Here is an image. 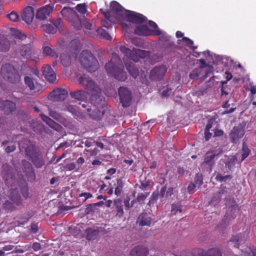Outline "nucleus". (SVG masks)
<instances>
[{"label": "nucleus", "mask_w": 256, "mask_h": 256, "mask_svg": "<svg viewBox=\"0 0 256 256\" xmlns=\"http://www.w3.org/2000/svg\"><path fill=\"white\" fill-rule=\"evenodd\" d=\"M199 256H222V252L218 248H214L204 250L202 249H198Z\"/></svg>", "instance_id": "bb28decb"}, {"label": "nucleus", "mask_w": 256, "mask_h": 256, "mask_svg": "<svg viewBox=\"0 0 256 256\" xmlns=\"http://www.w3.org/2000/svg\"><path fill=\"white\" fill-rule=\"evenodd\" d=\"M150 185V182L146 178L144 180H140V184H136V186H138V188L143 191L147 190L148 188Z\"/></svg>", "instance_id": "79ce46f5"}, {"label": "nucleus", "mask_w": 256, "mask_h": 256, "mask_svg": "<svg viewBox=\"0 0 256 256\" xmlns=\"http://www.w3.org/2000/svg\"><path fill=\"white\" fill-rule=\"evenodd\" d=\"M25 84L29 88L30 90L36 92L42 90V84L34 81L32 78L29 76H26L24 78Z\"/></svg>", "instance_id": "6ab92c4d"}, {"label": "nucleus", "mask_w": 256, "mask_h": 256, "mask_svg": "<svg viewBox=\"0 0 256 256\" xmlns=\"http://www.w3.org/2000/svg\"><path fill=\"white\" fill-rule=\"evenodd\" d=\"M110 10L122 18L125 16L128 10H125L122 6L116 1H112L110 4Z\"/></svg>", "instance_id": "b1692460"}, {"label": "nucleus", "mask_w": 256, "mask_h": 256, "mask_svg": "<svg viewBox=\"0 0 256 256\" xmlns=\"http://www.w3.org/2000/svg\"><path fill=\"white\" fill-rule=\"evenodd\" d=\"M7 17L12 22H16L19 16L16 12L12 11L10 14H7Z\"/></svg>", "instance_id": "13d9d810"}, {"label": "nucleus", "mask_w": 256, "mask_h": 256, "mask_svg": "<svg viewBox=\"0 0 256 256\" xmlns=\"http://www.w3.org/2000/svg\"><path fill=\"white\" fill-rule=\"evenodd\" d=\"M0 110L4 112L6 114H9L13 112L16 108V103L9 100H2Z\"/></svg>", "instance_id": "393cba45"}, {"label": "nucleus", "mask_w": 256, "mask_h": 256, "mask_svg": "<svg viewBox=\"0 0 256 256\" xmlns=\"http://www.w3.org/2000/svg\"><path fill=\"white\" fill-rule=\"evenodd\" d=\"M201 68H196L192 70V72L190 74V78L191 79H198L202 72Z\"/></svg>", "instance_id": "5fc2aeb1"}, {"label": "nucleus", "mask_w": 256, "mask_h": 256, "mask_svg": "<svg viewBox=\"0 0 256 256\" xmlns=\"http://www.w3.org/2000/svg\"><path fill=\"white\" fill-rule=\"evenodd\" d=\"M126 68L129 74L132 76L133 78H136L139 75V70L136 68L134 64L132 62H128V61L125 60L123 58Z\"/></svg>", "instance_id": "cd10ccee"}, {"label": "nucleus", "mask_w": 256, "mask_h": 256, "mask_svg": "<svg viewBox=\"0 0 256 256\" xmlns=\"http://www.w3.org/2000/svg\"><path fill=\"white\" fill-rule=\"evenodd\" d=\"M43 53L44 54L47 56H50L52 57L56 58H58V55L57 54L56 51L48 46H44L43 48Z\"/></svg>", "instance_id": "37998d69"}, {"label": "nucleus", "mask_w": 256, "mask_h": 256, "mask_svg": "<svg viewBox=\"0 0 256 256\" xmlns=\"http://www.w3.org/2000/svg\"><path fill=\"white\" fill-rule=\"evenodd\" d=\"M138 222L140 226H150L152 222V218L146 213H142L138 218Z\"/></svg>", "instance_id": "f704fd0d"}, {"label": "nucleus", "mask_w": 256, "mask_h": 256, "mask_svg": "<svg viewBox=\"0 0 256 256\" xmlns=\"http://www.w3.org/2000/svg\"><path fill=\"white\" fill-rule=\"evenodd\" d=\"M182 206L179 203L173 204L172 205L171 214H176L178 212H182Z\"/></svg>", "instance_id": "603ef678"}, {"label": "nucleus", "mask_w": 256, "mask_h": 256, "mask_svg": "<svg viewBox=\"0 0 256 256\" xmlns=\"http://www.w3.org/2000/svg\"><path fill=\"white\" fill-rule=\"evenodd\" d=\"M22 164L23 172L28 177V180H29L30 178H31L32 179L34 178V170L31 163L26 160H22Z\"/></svg>", "instance_id": "412c9836"}, {"label": "nucleus", "mask_w": 256, "mask_h": 256, "mask_svg": "<svg viewBox=\"0 0 256 256\" xmlns=\"http://www.w3.org/2000/svg\"><path fill=\"white\" fill-rule=\"evenodd\" d=\"M61 19L58 18L56 20H52L50 24H42L41 27L42 30L49 34H55L58 30L60 27Z\"/></svg>", "instance_id": "4468645a"}, {"label": "nucleus", "mask_w": 256, "mask_h": 256, "mask_svg": "<svg viewBox=\"0 0 256 256\" xmlns=\"http://www.w3.org/2000/svg\"><path fill=\"white\" fill-rule=\"evenodd\" d=\"M4 149L6 153L9 154L14 152L16 150V146L14 144H10V145L4 148Z\"/></svg>", "instance_id": "e2e57ef3"}, {"label": "nucleus", "mask_w": 256, "mask_h": 256, "mask_svg": "<svg viewBox=\"0 0 256 256\" xmlns=\"http://www.w3.org/2000/svg\"><path fill=\"white\" fill-rule=\"evenodd\" d=\"M79 82L91 94L90 100L94 104L98 105L104 103L103 96H100V88L96 85L89 76L84 75L78 78Z\"/></svg>", "instance_id": "f257e3e1"}, {"label": "nucleus", "mask_w": 256, "mask_h": 256, "mask_svg": "<svg viewBox=\"0 0 256 256\" xmlns=\"http://www.w3.org/2000/svg\"><path fill=\"white\" fill-rule=\"evenodd\" d=\"M104 100V103L100 104L98 105L94 104L93 108H88L86 110V112L90 117L94 120H99L103 116L104 114V111H101L100 108H103V106L105 105V100L103 98ZM92 104V102H91Z\"/></svg>", "instance_id": "f8f14e48"}, {"label": "nucleus", "mask_w": 256, "mask_h": 256, "mask_svg": "<svg viewBox=\"0 0 256 256\" xmlns=\"http://www.w3.org/2000/svg\"><path fill=\"white\" fill-rule=\"evenodd\" d=\"M110 64H106L104 68L108 75L120 82H124L128 78L126 72L122 65L112 67Z\"/></svg>", "instance_id": "39448f33"}, {"label": "nucleus", "mask_w": 256, "mask_h": 256, "mask_svg": "<svg viewBox=\"0 0 256 256\" xmlns=\"http://www.w3.org/2000/svg\"><path fill=\"white\" fill-rule=\"evenodd\" d=\"M149 250L147 248L142 246H137L134 248L130 252V256H147Z\"/></svg>", "instance_id": "a878e982"}, {"label": "nucleus", "mask_w": 256, "mask_h": 256, "mask_svg": "<svg viewBox=\"0 0 256 256\" xmlns=\"http://www.w3.org/2000/svg\"><path fill=\"white\" fill-rule=\"evenodd\" d=\"M150 194V191L138 193L136 198V201L140 204H144V201L148 196Z\"/></svg>", "instance_id": "c03bdc74"}, {"label": "nucleus", "mask_w": 256, "mask_h": 256, "mask_svg": "<svg viewBox=\"0 0 256 256\" xmlns=\"http://www.w3.org/2000/svg\"><path fill=\"white\" fill-rule=\"evenodd\" d=\"M246 122L242 121L238 126H234L230 134V142L236 144L240 138H242L245 134V127Z\"/></svg>", "instance_id": "6e6552de"}, {"label": "nucleus", "mask_w": 256, "mask_h": 256, "mask_svg": "<svg viewBox=\"0 0 256 256\" xmlns=\"http://www.w3.org/2000/svg\"><path fill=\"white\" fill-rule=\"evenodd\" d=\"M22 186H20V191L22 196L25 198H27L29 196L28 188V183L26 180H24L22 183Z\"/></svg>", "instance_id": "09e8293b"}, {"label": "nucleus", "mask_w": 256, "mask_h": 256, "mask_svg": "<svg viewBox=\"0 0 256 256\" xmlns=\"http://www.w3.org/2000/svg\"><path fill=\"white\" fill-rule=\"evenodd\" d=\"M68 96V92L62 88L54 89L48 95L50 100L54 102L64 100Z\"/></svg>", "instance_id": "ddd939ff"}, {"label": "nucleus", "mask_w": 256, "mask_h": 256, "mask_svg": "<svg viewBox=\"0 0 256 256\" xmlns=\"http://www.w3.org/2000/svg\"><path fill=\"white\" fill-rule=\"evenodd\" d=\"M124 186V183L121 179H116V186L114 190V194L117 196H120Z\"/></svg>", "instance_id": "a18cd8bd"}, {"label": "nucleus", "mask_w": 256, "mask_h": 256, "mask_svg": "<svg viewBox=\"0 0 256 256\" xmlns=\"http://www.w3.org/2000/svg\"><path fill=\"white\" fill-rule=\"evenodd\" d=\"M34 8L31 6H28L23 10L21 16L24 21L28 24H30L34 19Z\"/></svg>", "instance_id": "4be33fe9"}, {"label": "nucleus", "mask_w": 256, "mask_h": 256, "mask_svg": "<svg viewBox=\"0 0 256 256\" xmlns=\"http://www.w3.org/2000/svg\"><path fill=\"white\" fill-rule=\"evenodd\" d=\"M123 202L121 198H117L114 200V205L116 211V216L122 218L124 215Z\"/></svg>", "instance_id": "c9c22d12"}, {"label": "nucleus", "mask_w": 256, "mask_h": 256, "mask_svg": "<svg viewBox=\"0 0 256 256\" xmlns=\"http://www.w3.org/2000/svg\"><path fill=\"white\" fill-rule=\"evenodd\" d=\"M124 17L128 21L136 24H142L146 20V18L142 14L128 10Z\"/></svg>", "instance_id": "dca6fc26"}, {"label": "nucleus", "mask_w": 256, "mask_h": 256, "mask_svg": "<svg viewBox=\"0 0 256 256\" xmlns=\"http://www.w3.org/2000/svg\"><path fill=\"white\" fill-rule=\"evenodd\" d=\"M160 40L163 43L164 47H172L174 45V42L170 40V36L166 34H162L160 36Z\"/></svg>", "instance_id": "4c0bfd02"}, {"label": "nucleus", "mask_w": 256, "mask_h": 256, "mask_svg": "<svg viewBox=\"0 0 256 256\" xmlns=\"http://www.w3.org/2000/svg\"><path fill=\"white\" fill-rule=\"evenodd\" d=\"M194 184L198 188H200L203 184V176L201 173H198L196 174L194 178Z\"/></svg>", "instance_id": "864d4df0"}, {"label": "nucleus", "mask_w": 256, "mask_h": 256, "mask_svg": "<svg viewBox=\"0 0 256 256\" xmlns=\"http://www.w3.org/2000/svg\"><path fill=\"white\" fill-rule=\"evenodd\" d=\"M70 95L72 98L80 101L86 100L88 96V92L84 90H77L75 92H70Z\"/></svg>", "instance_id": "7c9ffc66"}, {"label": "nucleus", "mask_w": 256, "mask_h": 256, "mask_svg": "<svg viewBox=\"0 0 256 256\" xmlns=\"http://www.w3.org/2000/svg\"><path fill=\"white\" fill-rule=\"evenodd\" d=\"M2 208L6 212H12L16 210V206L9 200H6L2 204Z\"/></svg>", "instance_id": "49530a36"}, {"label": "nucleus", "mask_w": 256, "mask_h": 256, "mask_svg": "<svg viewBox=\"0 0 256 256\" xmlns=\"http://www.w3.org/2000/svg\"><path fill=\"white\" fill-rule=\"evenodd\" d=\"M94 207L93 204H89L86 208V214H92L94 212Z\"/></svg>", "instance_id": "338daca9"}, {"label": "nucleus", "mask_w": 256, "mask_h": 256, "mask_svg": "<svg viewBox=\"0 0 256 256\" xmlns=\"http://www.w3.org/2000/svg\"><path fill=\"white\" fill-rule=\"evenodd\" d=\"M120 51L125 54V56L126 57V58L124 57L125 60H126L128 61V59L129 58L130 60V55L132 53V50H130V48L126 47L124 46H122L120 48Z\"/></svg>", "instance_id": "3c124183"}, {"label": "nucleus", "mask_w": 256, "mask_h": 256, "mask_svg": "<svg viewBox=\"0 0 256 256\" xmlns=\"http://www.w3.org/2000/svg\"><path fill=\"white\" fill-rule=\"evenodd\" d=\"M19 52L20 56L24 58L30 59L32 60H36L37 59V55H36L34 51L30 44L22 45Z\"/></svg>", "instance_id": "2eb2a0df"}, {"label": "nucleus", "mask_w": 256, "mask_h": 256, "mask_svg": "<svg viewBox=\"0 0 256 256\" xmlns=\"http://www.w3.org/2000/svg\"><path fill=\"white\" fill-rule=\"evenodd\" d=\"M221 82L222 85L221 88L222 95H228L229 92L226 90L228 88L226 86H224L226 84V82Z\"/></svg>", "instance_id": "69168bd1"}, {"label": "nucleus", "mask_w": 256, "mask_h": 256, "mask_svg": "<svg viewBox=\"0 0 256 256\" xmlns=\"http://www.w3.org/2000/svg\"><path fill=\"white\" fill-rule=\"evenodd\" d=\"M29 145L25 148L26 155L33 165L37 168H42L45 164V160L42 152L37 150L36 146L28 141Z\"/></svg>", "instance_id": "7ed1b4c3"}, {"label": "nucleus", "mask_w": 256, "mask_h": 256, "mask_svg": "<svg viewBox=\"0 0 256 256\" xmlns=\"http://www.w3.org/2000/svg\"><path fill=\"white\" fill-rule=\"evenodd\" d=\"M48 125L50 128L58 130V129L60 126V124L58 123L54 122L52 120H50V121L48 123Z\"/></svg>", "instance_id": "0e129e2a"}, {"label": "nucleus", "mask_w": 256, "mask_h": 256, "mask_svg": "<svg viewBox=\"0 0 256 256\" xmlns=\"http://www.w3.org/2000/svg\"><path fill=\"white\" fill-rule=\"evenodd\" d=\"M182 40L184 42H187L186 46L189 47L192 46V50H194L197 48L196 46H192L194 44V42L189 38L187 37H182Z\"/></svg>", "instance_id": "052dcab7"}, {"label": "nucleus", "mask_w": 256, "mask_h": 256, "mask_svg": "<svg viewBox=\"0 0 256 256\" xmlns=\"http://www.w3.org/2000/svg\"><path fill=\"white\" fill-rule=\"evenodd\" d=\"M244 234L242 233H239L236 235L232 236L229 240V242H232L234 248H238L240 243L242 241V238Z\"/></svg>", "instance_id": "e433bc0d"}, {"label": "nucleus", "mask_w": 256, "mask_h": 256, "mask_svg": "<svg viewBox=\"0 0 256 256\" xmlns=\"http://www.w3.org/2000/svg\"><path fill=\"white\" fill-rule=\"evenodd\" d=\"M76 10L82 14H85L86 12V5L85 4H78L76 7Z\"/></svg>", "instance_id": "4d7b16f0"}, {"label": "nucleus", "mask_w": 256, "mask_h": 256, "mask_svg": "<svg viewBox=\"0 0 256 256\" xmlns=\"http://www.w3.org/2000/svg\"><path fill=\"white\" fill-rule=\"evenodd\" d=\"M97 32L98 34L102 36L105 39L108 40L110 38V36L109 34L105 30L98 28L97 29Z\"/></svg>", "instance_id": "6e6d98bb"}, {"label": "nucleus", "mask_w": 256, "mask_h": 256, "mask_svg": "<svg viewBox=\"0 0 256 256\" xmlns=\"http://www.w3.org/2000/svg\"><path fill=\"white\" fill-rule=\"evenodd\" d=\"M53 10V6L47 4L39 8L36 12V17L37 19L42 20L47 19Z\"/></svg>", "instance_id": "a211bd4d"}, {"label": "nucleus", "mask_w": 256, "mask_h": 256, "mask_svg": "<svg viewBox=\"0 0 256 256\" xmlns=\"http://www.w3.org/2000/svg\"><path fill=\"white\" fill-rule=\"evenodd\" d=\"M167 71V68L164 65L154 66L150 71V79L152 80L160 81L164 78Z\"/></svg>", "instance_id": "9b49d317"}, {"label": "nucleus", "mask_w": 256, "mask_h": 256, "mask_svg": "<svg viewBox=\"0 0 256 256\" xmlns=\"http://www.w3.org/2000/svg\"><path fill=\"white\" fill-rule=\"evenodd\" d=\"M251 150L244 142L242 143V160L241 161L244 160L250 154Z\"/></svg>", "instance_id": "de8ad7c7"}, {"label": "nucleus", "mask_w": 256, "mask_h": 256, "mask_svg": "<svg viewBox=\"0 0 256 256\" xmlns=\"http://www.w3.org/2000/svg\"><path fill=\"white\" fill-rule=\"evenodd\" d=\"M12 167L8 164H4L2 166V174L4 179L8 181L10 178H12Z\"/></svg>", "instance_id": "2f4dec72"}, {"label": "nucleus", "mask_w": 256, "mask_h": 256, "mask_svg": "<svg viewBox=\"0 0 256 256\" xmlns=\"http://www.w3.org/2000/svg\"><path fill=\"white\" fill-rule=\"evenodd\" d=\"M49 114L53 118L59 121L61 119V116L56 112L49 110Z\"/></svg>", "instance_id": "680f3d73"}, {"label": "nucleus", "mask_w": 256, "mask_h": 256, "mask_svg": "<svg viewBox=\"0 0 256 256\" xmlns=\"http://www.w3.org/2000/svg\"><path fill=\"white\" fill-rule=\"evenodd\" d=\"M60 13L64 17L69 20L74 27L80 28V17L75 10L71 8L64 7Z\"/></svg>", "instance_id": "0eeeda50"}, {"label": "nucleus", "mask_w": 256, "mask_h": 256, "mask_svg": "<svg viewBox=\"0 0 256 256\" xmlns=\"http://www.w3.org/2000/svg\"><path fill=\"white\" fill-rule=\"evenodd\" d=\"M78 42L76 40H72L70 43V46L76 45L74 48V52L71 55H70L67 52L62 53L60 56V59L61 63L64 67H68L70 66L71 64L72 57H76V56L79 52V48L78 46Z\"/></svg>", "instance_id": "1a4fd4ad"}, {"label": "nucleus", "mask_w": 256, "mask_h": 256, "mask_svg": "<svg viewBox=\"0 0 256 256\" xmlns=\"http://www.w3.org/2000/svg\"><path fill=\"white\" fill-rule=\"evenodd\" d=\"M41 244L38 242H34L32 245V248L34 252H38L41 250Z\"/></svg>", "instance_id": "774afa93"}, {"label": "nucleus", "mask_w": 256, "mask_h": 256, "mask_svg": "<svg viewBox=\"0 0 256 256\" xmlns=\"http://www.w3.org/2000/svg\"><path fill=\"white\" fill-rule=\"evenodd\" d=\"M100 233L98 228H88L84 230L86 238L88 240H94L96 239Z\"/></svg>", "instance_id": "c85d7f7f"}, {"label": "nucleus", "mask_w": 256, "mask_h": 256, "mask_svg": "<svg viewBox=\"0 0 256 256\" xmlns=\"http://www.w3.org/2000/svg\"><path fill=\"white\" fill-rule=\"evenodd\" d=\"M0 76L4 80L12 84H18L21 82L18 71L10 64H6L2 66Z\"/></svg>", "instance_id": "f03ea898"}, {"label": "nucleus", "mask_w": 256, "mask_h": 256, "mask_svg": "<svg viewBox=\"0 0 256 256\" xmlns=\"http://www.w3.org/2000/svg\"><path fill=\"white\" fill-rule=\"evenodd\" d=\"M150 55L148 51L133 48L132 50L130 60L134 62H138L141 58H144Z\"/></svg>", "instance_id": "aec40b11"}, {"label": "nucleus", "mask_w": 256, "mask_h": 256, "mask_svg": "<svg viewBox=\"0 0 256 256\" xmlns=\"http://www.w3.org/2000/svg\"><path fill=\"white\" fill-rule=\"evenodd\" d=\"M120 102L124 108L130 106L132 101V94L126 88L120 86L118 90Z\"/></svg>", "instance_id": "9d476101"}, {"label": "nucleus", "mask_w": 256, "mask_h": 256, "mask_svg": "<svg viewBox=\"0 0 256 256\" xmlns=\"http://www.w3.org/2000/svg\"><path fill=\"white\" fill-rule=\"evenodd\" d=\"M106 64H112L110 66H112V67L122 65L120 58L118 54L116 53L112 54V57L110 60Z\"/></svg>", "instance_id": "ea45409f"}, {"label": "nucleus", "mask_w": 256, "mask_h": 256, "mask_svg": "<svg viewBox=\"0 0 256 256\" xmlns=\"http://www.w3.org/2000/svg\"><path fill=\"white\" fill-rule=\"evenodd\" d=\"M66 108L72 114L77 115L78 111L77 107L76 106L68 104L66 106Z\"/></svg>", "instance_id": "bf43d9fd"}, {"label": "nucleus", "mask_w": 256, "mask_h": 256, "mask_svg": "<svg viewBox=\"0 0 256 256\" xmlns=\"http://www.w3.org/2000/svg\"><path fill=\"white\" fill-rule=\"evenodd\" d=\"M80 26L79 28L76 27H74L75 29L77 30H81L83 27L88 30H90L92 28V24L90 20L83 18L82 19L80 18Z\"/></svg>", "instance_id": "58836bf2"}, {"label": "nucleus", "mask_w": 256, "mask_h": 256, "mask_svg": "<svg viewBox=\"0 0 256 256\" xmlns=\"http://www.w3.org/2000/svg\"><path fill=\"white\" fill-rule=\"evenodd\" d=\"M134 33L139 36H150L152 34L151 31L146 25H140L134 29Z\"/></svg>", "instance_id": "72a5a7b5"}, {"label": "nucleus", "mask_w": 256, "mask_h": 256, "mask_svg": "<svg viewBox=\"0 0 256 256\" xmlns=\"http://www.w3.org/2000/svg\"><path fill=\"white\" fill-rule=\"evenodd\" d=\"M10 199L18 206L22 204V200L16 189L11 190Z\"/></svg>", "instance_id": "473e14b6"}, {"label": "nucleus", "mask_w": 256, "mask_h": 256, "mask_svg": "<svg viewBox=\"0 0 256 256\" xmlns=\"http://www.w3.org/2000/svg\"><path fill=\"white\" fill-rule=\"evenodd\" d=\"M42 74L46 80L50 83H53L56 80V74L49 65L42 67Z\"/></svg>", "instance_id": "5701e85b"}, {"label": "nucleus", "mask_w": 256, "mask_h": 256, "mask_svg": "<svg viewBox=\"0 0 256 256\" xmlns=\"http://www.w3.org/2000/svg\"><path fill=\"white\" fill-rule=\"evenodd\" d=\"M222 154V152L221 150L218 152L214 150L209 151L206 153L204 161L201 164L202 168L206 171L210 172L216 164V158H217Z\"/></svg>", "instance_id": "423d86ee"}, {"label": "nucleus", "mask_w": 256, "mask_h": 256, "mask_svg": "<svg viewBox=\"0 0 256 256\" xmlns=\"http://www.w3.org/2000/svg\"><path fill=\"white\" fill-rule=\"evenodd\" d=\"M81 65L88 72H92L98 69V62L97 59L88 50H84L80 54Z\"/></svg>", "instance_id": "20e7f679"}, {"label": "nucleus", "mask_w": 256, "mask_h": 256, "mask_svg": "<svg viewBox=\"0 0 256 256\" xmlns=\"http://www.w3.org/2000/svg\"><path fill=\"white\" fill-rule=\"evenodd\" d=\"M238 207V204H234L228 208L222 220V225H224V228H226L229 224L230 220L236 218V213L237 212Z\"/></svg>", "instance_id": "f3484780"}, {"label": "nucleus", "mask_w": 256, "mask_h": 256, "mask_svg": "<svg viewBox=\"0 0 256 256\" xmlns=\"http://www.w3.org/2000/svg\"><path fill=\"white\" fill-rule=\"evenodd\" d=\"M10 31L12 35L17 39L23 40L26 38V36L24 34H22L20 30L16 28H11Z\"/></svg>", "instance_id": "a19ab883"}, {"label": "nucleus", "mask_w": 256, "mask_h": 256, "mask_svg": "<svg viewBox=\"0 0 256 256\" xmlns=\"http://www.w3.org/2000/svg\"><path fill=\"white\" fill-rule=\"evenodd\" d=\"M10 41L4 34H0V51L7 52L10 50Z\"/></svg>", "instance_id": "c756f323"}, {"label": "nucleus", "mask_w": 256, "mask_h": 256, "mask_svg": "<svg viewBox=\"0 0 256 256\" xmlns=\"http://www.w3.org/2000/svg\"><path fill=\"white\" fill-rule=\"evenodd\" d=\"M237 158L235 156H233L230 160L226 164V167L228 168L230 170H232L237 162Z\"/></svg>", "instance_id": "8fccbe9b"}]
</instances>
